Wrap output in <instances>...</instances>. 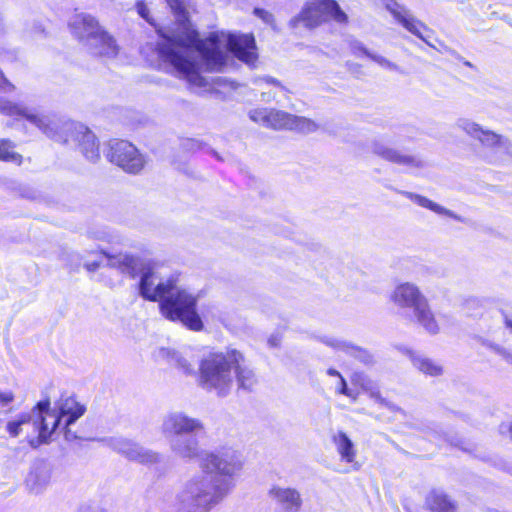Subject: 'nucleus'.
<instances>
[{
	"instance_id": "1",
	"label": "nucleus",
	"mask_w": 512,
	"mask_h": 512,
	"mask_svg": "<svg viewBox=\"0 0 512 512\" xmlns=\"http://www.w3.org/2000/svg\"><path fill=\"white\" fill-rule=\"evenodd\" d=\"M175 15V27L162 31L165 42L159 52L170 63L175 75L191 88H206L209 81L201 71L221 72L226 65V53L219 47L215 36L200 40L192 27L182 0H166Z\"/></svg>"
},
{
	"instance_id": "2",
	"label": "nucleus",
	"mask_w": 512,
	"mask_h": 512,
	"mask_svg": "<svg viewBox=\"0 0 512 512\" xmlns=\"http://www.w3.org/2000/svg\"><path fill=\"white\" fill-rule=\"evenodd\" d=\"M201 472L188 478L175 499L177 512H209L231 493L243 468L242 455L231 448L200 451Z\"/></svg>"
},
{
	"instance_id": "3",
	"label": "nucleus",
	"mask_w": 512,
	"mask_h": 512,
	"mask_svg": "<svg viewBox=\"0 0 512 512\" xmlns=\"http://www.w3.org/2000/svg\"><path fill=\"white\" fill-rule=\"evenodd\" d=\"M123 273L140 277L139 295L151 302H159L161 314L170 321H179L193 331H201L203 322L196 311L197 297L177 285L178 278L161 277L158 267L148 258H124L120 264Z\"/></svg>"
},
{
	"instance_id": "4",
	"label": "nucleus",
	"mask_w": 512,
	"mask_h": 512,
	"mask_svg": "<svg viewBox=\"0 0 512 512\" xmlns=\"http://www.w3.org/2000/svg\"><path fill=\"white\" fill-rule=\"evenodd\" d=\"M26 425H31L33 432L37 434L29 439L33 448L51 441L59 426V416L50 411L49 399L39 401L28 413H20L9 420L0 419V438L18 437Z\"/></svg>"
},
{
	"instance_id": "5",
	"label": "nucleus",
	"mask_w": 512,
	"mask_h": 512,
	"mask_svg": "<svg viewBox=\"0 0 512 512\" xmlns=\"http://www.w3.org/2000/svg\"><path fill=\"white\" fill-rule=\"evenodd\" d=\"M204 430L200 419L174 411L163 417L162 434L169 439L171 451L180 458L192 460L199 455L197 434Z\"/></svg>"
},
{
	"instance_id": "6",
	"label": "nucleus",
	"mask_w": 512,
	"mask_h": 512,
	"mask_svg": "<svg viewBox=\"0 0 512 512\" xmlns=\"http://www.w3.org/2000/svg\"><path fill=\"white\" fill-rule=\"evenodd\" d=\"M241 352L228 349L226 352L210 353L200 363L199 385L208 391L225 396L233 387V363L239 362Z\"/></svg>"
},
{
	"instance_id": "7",
	"label": "nucleus",
	"mask_w": 512,
	"mask_h": 512,
	"mask_svg": "<svg viewBox=\"0 0 512 512\" xmlns=\"http://www.w3.org/2000/svg\"><path fill=\"white\" fill-rule=\"evenodd\" d=\"M71 33L82 42L92 55L115 57L118 46L115 40L103 30L96 18L87 13L74 15L69 23Z\"/></svg>"
},
{
	"instance_id": "8",
	"label": "nucleus",
	"mask_w": 512,
	"mask_h": 512,
	"mask_svg": "<svg viewBox=\"0 0 512 512\" xmlns=\"http://www.w3.org/2000/svg\"><path fill=\"white\" fill-rule=\"evenodd\" d=\"M329 19L339 24L348 22L347 14L335 0H314L307 3L300 14L290 20L292 27L302 22L307 28H315Z\"/></svg>"
},
{
	"instance_id": "9",
	"label": "nucleus",
	"mask_w": 512,
	"mask_h": 512,
	"mask_svg": "<svg viewBox=\"0 0 512 512\" xmlns=\"http://www.w3.org/2000/svg\"><path fill=\"white\" fill-rule=\"evenodd\" d=\"M56 131L58 136H62V140L58 142H69V139L76 141L83 156L90 162H96L100 158L99 144L96 136L86 126L80 123L65 122L61 124L58 120ZM57 141V139H54Z\"/></svg>"
},
{
	"instance_id": "10",
	"label": "nucleus",
	"mask_w": 512,
	"mask_h": 512,
	"mask_svg": "<svg viewBox=\"0 0 512 512\" xmlns=\"http://www.w3.org/2000/svg\"><path fill=\"white\" fill-rule=\"evenodd\" d=\"M0 113L7 116H19L35 125L47 137L51 139L62 140L56 131L57 123L48 115L38 113L35 109H30L21 104L13 103L3 97H0Z\"/></svg>"
},
{
	"instance_id": "11",
	"label": "nucleus",
	"mask_w": 512,
	"mask_h": 512,
	"mask_svg": "<svg viewBox=\"0 0 512 512\" xmlns=\"http://www.w3.org/2000/svg\"><path fill=\"white\" fill-rule=\"evenodd\" d=\"M109 146L107 157L112 163L133 174L143 169L145 160L133 144L125 140H114Z\"/></svg>"
},
{
	"instance_id": "12",
	"label": "nucleus",
	"mask_w": 512,
	"mask_h": 512,
	"mask_svg": "<svg viewBox=\"0 0 512 512\" xmlns=\"http://www.w3.org/2000/svg\"><path fill=\"white\" fill-rule=\"evenodd\" d=\"M385 8L391 13L394 19L401 24L407 31L423 40L429 46L430 34L432 33L422 21L418 20L405 6L396 0H383Z\"/></svg>"
},
{
	"instance_id": "13",
	"label": "nucleus",
	"mask_w": 512,
	"mask_h": 512,
	"mask_svg": "<svg viewBox=\"0 0 512 512\" xmlns=\"http://www.w3.org/2000/svg\"><path fill=\"white\" fill-rule=\"evenodd\" d=\"M107 445L131 461L144 465L160 462L161 456L157 452L147 449L123 437H111L106 440Z\"/></svg>"
},
{
	"instance_id": "14",
	"label": "nucleus",
	"mask_w": 512,
	"mask_h": 512,
	"mask_svg": "<svg viewBox=\"0 0 512 512\" xmlns=\"http://www.w3.org/2000/svg\"><path fill=\"white\" fill-rule=\"evenodd\" d=\"M371 149L375 155L383 160L396 165L405 166L410 170L423 169L426 166L425 161L417 155L408 154L396 148L389 147L380 141H374Z\"/></svg>"
},
{
	"instance_id": "15",
	"label": "nucleus",
	"mask_w": 512,
	"mask_h": 512,
	"mask_svg": "<svg viewBox=\"0 0 512 512\" xmlns=\"http://www.w3.org/2000/svg\"><path fill=\"white\" fill-rule=\"evenodd\" d=\"M477 140L483 147L490 150L487 158L491 163L504 161L505 155L512 157V142L503 135L489 129H483Z\"/></svg>"
},
{
	"instance_id": "16",
	"label": "nucleus",
	"mask_w": 512,
	"mask_h": 512,
	"mask_svg": "<svg viewBox=\"0 0 512 512\" xmlns=\"http://www.w3.org/2000/svg\"><path fill=\"white\" fill-rule=\"evenodd\" d=\"M228 49L242 62L253 65L257 59L255 39L251 34H229Z\"/></svg>"
},
{
	"instance_id": "17",
	"label": "nucleus",
	"mask_w": 512,
	"mask_h": 512,
	"mask_svg": "<svg viewBox=\"0 0 512 512\" xmlns=\"http://www.w3.org/2000/svg\"><path fill=\"white\" fill-rule=\"evenodd\" d=\"M268 495L283 512H299L303 505L302 496L295 488L273 485Z\"/></svg>"
},
{
	"instance_id": "18",
	"label": "nucleus",
	"mask_w": 512,
	"mask_h": 512,
	"mask_svg": "<svg viewBox=\"0 0 512 512\" xmlns=\"http://www.w3.org/2000/svg\"><path fill=\"white\" fill-rule=\"evenodd\" d=\"M319 340L335 351H341L351 357H354L365 365L374 363V357L368 350L356 346L351 342L333 336H322Z\"/></svg>"
},
{
	"instance_id": "19",
	"label": "nucleus",
	"mask_w": 512,
	"mask_h": 512,
	"mask_svg": "<svg viewBox=\"0 0 512 512\" xmlns=\"http://www.w3.org/2000/svg\"><path fill=\"white\" fill-rule=\"evenodd\" d=\"M391 299L395 305L400 308H409L413 311L417 308L425 296L419 289L411 283H403L398 285L391 295Z\"/></svg>"
},
{
	"instance_id": "20",
	"label": "nucleus",
	"mask_w": 512,
	"mask_h": 512,
	"mask_svg": "<svg viewBox=\"0 0 512 512\" xmlns=\"http://www.w3.org/2000/svg\"><path fill=\"white\" fill-rule=\"evenodd\" d=\"M332 441L341 461L351 464L352 469L358 471L361 465L356 461L357 451L348 435L343 431H338L332 436Z\"/></svg>"
},
{
	"instance_id": "21",
	"label": "nucleus",
	"mask_w": 512,
	"mask_h": 512,
	"mask_svg": "<svg viewBox=\"0 0 512 512\" xmlns=\"http://www.w3.org/2000/svg\"><path fill=\"white\" fill-rule=\"evenodd\" d=\"M58 410L51 409L50 411L59 416V424L63 417L67 416L66 426L72 425L79 419L86 411V407L79 403L74 397L61 398L57 403Z\"/></svg>"
},
{
	"instance_id": "22",
	"label": "nucleus",
	"mask_w": 512,
	"mask_h": 512,
	"mask_svg": "<svg viewBox=\"0 0 512 512\" xmlns=\"http://www.w3.org/2000/svg\"><path fill=\"white\" fill-rule=\"evenodd\" d=\"M50 478L48 465L43 461H37L26 478V485L31 492L40 493L48 485Z\"/></svg>"
},
{
	"instance_id": "23",
	"label": "nucleus",
	"mask_w": 512,
	"mask_h": 512,
	"mask_svg": "<svg viewBox=\"0 0 512 512\" xmlns=\"http://www.w3.org/2000/svg\"><path fill=\"white\" fill-rule=\"evenodd\" d=\"M233 371L238 388L245 391H252L258 380L253 369L246 364L245 357L242 353L239 362L233 363L232 372Z\"/></svg>"
},
{
	"instance_id": "24",
	"label": "nucleus",
	"mask_w": 512,
	"mask_h": 512,
	"mask_svg": "<svg viewBox=\"0 0 512 512\" xmlns=\"http://www.w3.org/2000/svg\"><path fill=\"white\" fill-rule=\"evenodd\" d=\"M416 322L429 334L435 335L440 331V326L432 312L427 299L422 300L413 311Z\"/></svg>"
},
{
	"instance_id": "25",
	"label": "nucleus",
	"mask_w": 512,
	"mask_h": 512,
	"mask_svg": "<svg viewBox=\"0 0 512 512\" xmlns=\"http://www.w3.org/2000/svg\"><path fill=\"white\" fill-rule=\"evenodd\" d=\"M157 357L167 361L181 370L184 374L192 375L195 373L194 364L190 358L182 353L170 348L161 347L157 351Z\"/></svg>"
},
{
	"instance_id": "26",
	"label": "nucleus",
	"mask_w": 512,
	"mask_h": 512,
	"mask_svg": "<svg viewBox=\"0 0 512 512\" xmlns=\"http://www.w3.org/2000/svg\"><path fill=\"white\" fill-rule=\"evenodd\" d=\"M404 197L410 199L412 202L416 203L417 205L429 209L433 212H435L438 215H444L450 218H453L458 221H462L461 217L456 215L453 211L439 205L438 203L428 199L425 196H422L420 194H416L409 191H400L399 192Z\"/></svg>"
},
{
	"instance_id": "27",
	"label": "nucleus",
	"mask_w": 512,
	"mask_h": 512,
	"mask_svg": "<svg viewBox=\"0 0 512 512\" xmlns=\"http://www.w3.org/2000/svg\"><path fill=\"white\" fill-rule=\"evenodd\" d=\"M413 366L428 376H440L443 374V366L429 357L415 352H409Z\"/></svg>"
},
{
	"instance_id": "28",
	"label": "nucleus",
	"mask_w": 512,
	"mask_h": 512,
	"mask_svg": "<svg viewBox=\"0 0 512 512\" xmlns=\"http://www.w3.org/2000/svg\"><path fill=\"white\" fill-rule=\"evenodd\" d=\"M269 118L266 122L267 128L272 129H293L295 123V116L284 111L269 110Z\"/></svg>"
},
{
	"instance_id": "29",
	"label": "nucleus",
	"mask_w": 512,
	"mask_h": 512,
	"mask_svg": "<svg viewBox=\"0 0 512 512\" xmlns=\"http://www.w3.org/2000/svg\"><path fill=\"white\" fill-rule=\"evenodd\" d=\"M352 381L356 384L360 385L361 388L369 394L370 398H372L377 403L390 407L388 402L381 396L380 391L378 389L377 384L369 379L364 374L355 373L352 377Z\"/></svg>"
},
{
	"instance_id": "30",
	"label": "nucleus",
	"mask_w": 512,
	"mask_h": 512,
	"mask_svg": "<svg viewBox=\"0 0 512 512\" xmlns=\"http://www.w3.org/2000/svg\"><path fill=\"white\" fill-rule=\"evenodd\" d=\"M426 505L433 512H451L454 507L448 497L439 491H433L427 496Z\"/></svg>"
},
{
	"instance_id": "31",
	"label": "nucleus",
	"mask_w": 512,
	"mask_h": 512,
	"mask_svg": "<svg viewBox=\"0 0 512 512\" xmlns=\"http://www.w3.org/2000/svg\"><path fill=\"white\" fill-rule=\"evenodd\" d=\"M13 149L14 144L11 141L0 139V160L20 165L22 163V156Z\"/></svg>"
},
{
	"instance_id": "32",
	"label": "nucleus",
	"mask_w": 512,
	"mask_h": 512,
	"mask_svg": "<svg viewBox=\"0 0 512 512\" xmlns=\"http://www.w3.org/2000/svg\"><path fill=\"white\" fill-rule=\"evenodd\" d=\"M456 127L463 132H465L468 136L477 140L479 134L483 131V127L476 123L475 121L468 118H459L455 123Z\"/></svg>"
},
{
	"instance_id": "33",
	"label": "nucleus",
	"mask_w": 512,
	"mask_h": 512,
	"mask_svg": "<svg viewBox=\"0 0 512 512\" xmlns=\"http://www.w3.org/2000/svg\"><path fill=\"white\" fill-rule=\"evenodd\" d=\"M293 129H298L304 133H312L318 130V125L310 119L295 116Z\"/></svg>"
},
{
	"instance_id": "34",
	"label": "nucleus",
	"mask_w": 512,
	"mask_h": 512,
	"mask_svg": "<svg viewBox=\"0 0 512 512\" xmlns=\"http://www.w3.org/2000/svg\"><path fill=\"white\" fill-rule=\"evenodd\" d=\"M269 110L268 108H257L253 109L249 112V118L258 124L266 127V122L269 118Z\"/></svg>"
},
{
	"instance_id": "35",
	"label": "nucleus",
	"mask_w": 512,
	"mask_h": 512,
	"mask_svg": "<svg viewBox=\"0 0 512 512\" xmlns=\"http://www.w3.org/2000/svg\"><path fill=\"white\" fill-rule=\"evenodd\" d=\"M370 59L376 62L382 68H385L390 71H400L399 66L397 64L391 62L390 60L386 59L381 55L372 53V55H370Z\"/></svg>"
},
{
	"instance_id": "36",
	"label": "nucleus",
	"mask_w": 512,
	"mask_h": 512,
	"mask_svg": "<svg viewBox=\"0 0 512 512\" xmlns=\"http://www.w3.org/2000/svg\"><path fill=\"white\" fill-rule=\"evenodd\" d=\"M349 47L351 52L357 57L365 55L366 57L370 58V55H372V53L364 46V44L358 40H351L349 42Z\"/></svg>"
},
{
	"instance_id": "37",
	"label": "nucleus",
	"mask_w": 512,
	"mask_h": 512,
	"mask_svg": "<svg viewBox=\"0 0 512 512\" xmlns=\"http://www.w3.org/2000/svg\"><path fill=\"white\" fill-rule=\"evenodd\" d=\"M336 391L339 393V394H342V395H345L347 397H350V398H353L354 400L356 399V396L353 394L352 390H350L347 386V382L346 380L344 379V377H340L337 381V384H336Z\"/></svg>"
},
{
	"instance_id": "38",
	"label": "nucleus",
	"mask_w": 512,
	"mask_h": 512,
	"mask_svg": "<svg viewBox=\"0 0 512 512\" xmlns=\"http://www.w3.org/2000/svg\"><path fill=\"white\" fill-rule=\"evenodd\" d=\"M495 352L500 355L507 363L509 364H512V352L503 348V347H500V346H496L494 348Z\"/></svg>"
},
{
	"instance_id": "39",
	"label": "nucleus",
	"mask_w": 512,
	"mask_h": 512,
	"mask_svg": "<svg viewBox=\"0 0 512 512\" xmlns=\"http://www.w3.org/2000/svg\"><path fill=\"white\" fill-rule=\"evenodd\" d=\"M14 88V85L5 78L2 71L0 70V90L4 92H9L14 90Z\"/></svg>"
},
{
	"instance_id": "40",
	"label": "nucleus",
	"mask_w": 512,
	"mask_h": 512,
	"mask_svg": "<svg viewBox=\"0 0 512 512\" xmlns=\"http://www.w3.org/2000/svg\"><path fill=\"white\" fill-rule=\"evenodd\" d=\"M14 399V395L12 392L10 391H5V392H2L0 391V403L2 405H7L9 404L10 402H12Z\"/></svg>"
},
{
	"instance_id": "41",
	"label": "nucleus",
	"mask_w": 512,
	"mask_h": 512,
	"mask_svg": "<svg viewBox=\"0 0 512 512\" xmlns=\"http://www.w3.org/2000/svg\"><path fill=\"white\" fill-rule=\"evenodd\" d=\"M499 431L501 434H508L510 439L512 440V421L507 423H502L499 427Z\"/></svg>"
},
{
	"instance_id": "42",
	"label": "nucleus",
	"mask_w": 512,
	"mask_h": 512,
	"mask_svg": "<svg viewBox=\"0 0 512 512\" xmlns=\"http://www.w3.org/2000/svg\"><path fill=\"white\" fill-rule=\"evenodd\" d=\"M101 262L100 261H97V260H94V261H91V262H86L84 264L86 270L90 273H93L95 271H97L100 267H101Z\"/></svg>"
},
{
	"instance_id": "43",
	"label": "nucleus",
	"mask_w": 512,
	"mask_h": 512,
	"mask_svg": "<svg viewBox=\"0 0 512 512\" xmlns=\"http://www.w3.org/2000/svg\"><path fill=\"white\" fill-rule=\"evenodd\" d=\"M255 14L261 17L265 22H270L273 18L272 14L263 9H255Z\"/></svg>"
},
{
	"instance_id": "44",
	"label": "nucleus",
	"mask_w": 512,
	"mask_h": 512,
	"mask_svg": "<svg viewBox=\"0 0 512 512\" xmlns=\"http://www.w3.org/2000/svg\"><path fill=\"white\" fill-rule=\"evenodd\" d=\"M138 13L141 15V17L147 19L148 9L143 4H138Z\"/></svg>"
},
{
	"instance_id": "45",
	"label": "nucleus",
	"mask_w": 512,
	"mask_h": 512,
	"mask_svg": "<svg viewBox=\"0 0 512 512\" xmlns=\"http://www.w3.org/2000/svg\"><path fill=\"white\" fill-rule=\"evenodd\" d=\"M327 375L332 376V377H337L338 379L340 377H342L341 373L334 368H329L327 370Z\"/></svg>"
},
{
	"instance_id": "46",
	"label": "nucleus",
	"mask_w": 512,
	"mask_h": 512,
	"mask_svg": "<svg viewBox=\"0 0 512 512\" xmlns=\"http://www.w3.org/2000/svg\"><path fill=\"white\" fill-rule=\"evenodd\" d=\"M69 426H64V430H65V438L67 440H72V439H75L76 438V435L74 433H72L69 429H68Z\"/></svg>"
},
{
	"instance_id": "47",
	"label": "nucleus",
	"mask_w": 512,
	"mask_h": 512,
	"mask_svg": "<svg viewBox=\"0 0 512 512\" xmlns=\"http://www.w3.org/2000/svg\"><path fill=\"white\" fill-rule=\"evenodd\" d=\"M266 83L268 84H273V85H277V86H281L280 82L275 79V78H272V77H266L263 79Z\"/></svg>"
},
{
	"instance_id": "48",
	"label": "nucleus",
	"mask_w": 512,
	"mask_h": 512,
	"mask_svg": "<svg viewBox=\"0 0 512 512\" xmlns=\"http://www.w3.org/2000/svg\"><path fill=\"white\" fill-rule=\"evenodd\" d=\"M505 325L512 331V320L509 319L508 317H505Z\"/></svg>"
},
{
	"instance_id": "49",
	"label": "nucleus",
	"mask_w": 512,
	"mask_h": 512,
	"mask_svg": "<svg viewBox=\"0 0 512 512\" xmlns=\"http://www.w3.org/2000/svg\"><path fill=\"white\" fill-rule=\"evenodd\" d=\"M213 82L216 83V84H223V83H226V80H224L221 77H217V78L213 79Z\"/></svg>"
},
{
	"instance_id": "50",
	"label": "nucleus",
	"mask_w": 512,
	"mask_h": 512,
	"mask_svg": "<svg viewBox=\"0 0 512 512\" xmlns=\"http://www.w3.org/2000/svg\"><path fill=\"white\" fill-rule=\"evenodd\" d=\"M268 343H269L271 346H273V347H275V346H277V345H278V344H277V340H276L275 338H270V339H269V341H268Z\"/></svg>"
},
{
	"instance_id": "51",
	"label": "nucleus",
	"mask_w": 512,
	"mask_h": 512,
	"mask_svg": "<svg viewBox=\"0 0 512 512\" xmlns=\"http://www.w3.org/2000/svg\"><path fill=\"white\" fill-rule=\"evenodd\" d=\"M463 64H464L465 66L469 67V68H474L473 64H472L470 61H468V60H464V61H463Z\"/></svg>"
},
{
	"instance_id": "52",
	"label": "nucleus",
	"mask_w": 512,
	"mask_h": 512,
	"mask_svg": "<svg viewBox=\"0 0 512 512\" xmlns=\"http://www.w3.org/2000/svg\"><path fill=\"white\" fill-rule=\"evenodd\" d=\"M102 256H105V257H108V256H111L109 253H106V252H102Z\"/></svg>"
},
{
	"instance_id": "53",
	"label": "nucleus",
	"mask_w": 512,
	"mask_h": 512,
	"mask_svg": "<svg viewBox=\"0 0 512 512\" xmlns=\"http://www.w3.org/2000/svg\"><path fill=\"white\" fill-rule=\"evenodd\" d=\"M509 472L512 473V467L509 469Z\"/></svg>"
}]
</instances>
